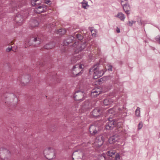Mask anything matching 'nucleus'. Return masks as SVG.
Instances as JSON below:
<instances>
[{"instance_id": "nucleus-1", "label": "nucleus", "mask_w": 160, "mask_h": 160, "mask_svg": "<svg viewBox=\"0 0 160 160\" xmlns=\"http://www.w3.org/2000/svg\"><path fill=\"white\" fill-rule=\"evenodd\" d=\"M31 3L32 6H35L34 12L37 13H41L45 12L47 9L46 5L40 4L41 0H31Z\"/></svg>"}, {"instance_id": "nucleus-2", "label": "nucleus", "mask_w": 160, "mask_h": 160, "mask_svg": "<svg viewBox=\"0 0 160 160\" xmlns=\"http://www.w3.org/2000/svg\"><path fill=\"white\" fill-rule=\"evenodd\" d=\"M92 72H93V78L96 79L102 76L104 73V71L102 70L99 71L97 66L95 65L89 70V73L90 74H92Z\"/></svg>"}, {"instance_id": "nucleus-3", "label": "nucleus", "mask_w": 160, "mask_h": 160, "mask_svg": "<svg viewBox=\"0 0 160 160\" xmlns=\"http://www.w3.org/2000/svg\"><path fill=\"white\" fill-rule=\"evenodd\" d=\"M86 45V42H82L79 43L78 42H75L73 44L72 46L74 48L75 53H77L84 49L85 48Z\"/></svg>"}, {"instance_id": "nucleus-4", "label": "nucleus", "mask_w": 160, "mask_h": 160, "mask_svg": "<svg viewBox=\"0 0 160 160\" xmlns=\"http://www.w3.org/2000/svg\"><path fill=\"white\" fill-rule=\"evenodd\" d=\"M82 67L81 64H77L73 67L72 73L74 76H77L81 74Z\"/></svg>"}, {"instance_id": "nucleus-5", "label": "nucleus", "mask_w": 160, "mask_h": 160, "mask_svg": "<svg viewBox=\"0 0 160 160\" xmlns=\"http://www.w3.org/2000/svg\"><path fill=\"white\" fill-rule=\"evenodd\" d=\"M40 39L39 38H32L30 39H28L26 41L25 44L27 46H30L32 44L37 46L40 44Z\"/></svg>"}, {"instance_id": "nucleus-6", "label": "nucleus", "mask_w": 160, "mask_h": 160, "mask_svg": "<svg viewBox=\"0 0 160 160\" xmlns=\"http://www.w3.org/2000/svg\"><path fill=\"white\" fill-rule=\"evenodd\" d=\"M5 103L8 102H13L14 104H16L18 102L17 98L13 93L8 94L7 95Z\"/></svg>"}, {"instance_id": "nucleus-7", "label": "nucleus", "mask_w": 160, "mask_h": 160, "mask_svg": "<svg viewBox=\"0 0 160 160\" xmlns=\"http://www.w3.org/2000/svg\"><path fill=\"white\" fill-rule=\"evenodd\" d=\"M85 94L83 92L78 91L75 92L73 97L75 100L82 101L85 98Z\"/></svg>"}, {"instance_id": "nucleus-8", "label": "nucleus", "mask_w": 160, "mask_h": 160, "mask_svg": "<svg viewBox=\"0 0 160 160\" xmlns=\"http://www.w3.org/2000/svg\"><path fill=\"white\" fill-rule=\"evenodd\" d=\"M124 109V107H122V108H120L117 107H115L109 109L108 111V115L112 114V115H115L117 112H119L121 113H125V112H122V110Z\"/></svg>"}, {"instance_id": "nucleus-9", "label": "nucleus", "mask_w": 160, "mask_h": 160, "mask_svg": "<svg viewBox=\"0 0 160 160\" xmlns=\"http://www.w3.org/2000/svg\"><path fill=\"white\" fill-rule=\"evenodd\" d=\"M117 122L114 121L112 118H109L108 122L106 125V128L107 129L111 130L116 125Z\"/></svg>"}, {"instance_id": "nucleus-10", "label": "nucleus", "mask_w": 160, "mask_h": 160, "mask_svg": "<svg viewBox=\"0 0 160 160\" xmlns=\"http://www.w3.org/2000/svg\"><path fill=\"white\" fill-rule=\"evenodd\" d=\"M103 142V137L102 135H100L96 138L94 144L96 147H99L102 145Z\"/></svg>"}, {"instance_id": "nucleus-11", "label": "nucleus", "mask_w": 160, "mask_h": 160, "mask_svg": "<svg viewBox=\"0 0 160 160\" xmlns=\"http://www.w3.org/2000/svg\"><path fill=\"white\" fill-rule=\"evenodd\" d=\"M115 151H108V153L111 157H114L115 160H120V156L119 154L116 153Z\"/></svg>"}, {"instance_id": "nucleus-12", "label": "nucleus", "mask_w": 160, "mask_h": 160, "mask_svg": "<svg viewBox=\"0 0 160 160\" xmlns=\"http://www.w3.org/2000/svg\"><path fill=\"white\" fill-rule=\"evenodd\" d=\"M98 125L97 126L96 124L95 125H91L89 128V131L91 134H95L97 132L98 130Z\"/></svg>"}, {"instance_id": "nucleus-13", "label": "nucleus", "mask_w": 160, "mask_h": 160, "mask_svg": "<svg viewBox=\"0 0 160 160\" xmlns=\"http://www.w3.org/2000/svg\"><path fill=\"white\" fill-rule=\"evenodd\" d=\"M101 113V111L99 108L97 107L94 109L91 113V114L94 118H97L98 117Z\"/></svg>"}, {"instance_id": "nucleus-14", "label": "nucleus", "mask_w": 160, "mask_h": 160, "mask_svg": "<svg viewBox=\"0 0 160 160\" xmlns=\"http://www.w3.org/2000/svg\"><path fill=\"white\" fill-rule=\"evenodd\" d=\"M15 20L16 22L19 25H21L23 20V16L21 14H18L15 17Z\"/></svg>"}, {"instance_id": "nucleus-15", "label": "nucleus", "mask_w": 160, "mask_h": 160, "mask_svg": "<svg viewBox=\"0 0 160 160\" xmlns=\"http://www.w3.org/2000/svg\"><path fill=\"white\" fill-rule=\"evenodd\" d=\"M101 92L100 88H96L92 90L91 92V96L92 97H95L99 94Z\"/></svg>"}, {"instance_id": "nucleus-16", "label": "nucleus", "mask_w": 160, "mask_h": 160, "mask_svg": "<svg viewBox=\"0 0 160 160\" xmlns=\"http://www.w3.org/2000/svg\"><path fill=\"white\" fill-rule=\"evenodd\" d=\"M78 151H75L72 154V157L74 160H78L81 158L82 156L80 155L78 152Z\"/></svg>"}, {"instance_id": "nucleus-17", "label": "nucleus", "mask_w": 160, "mask_h": 160, "mask_svg": "<svg viewBox=\"0 0 160 160\" xmlns=\"http://www.w3.org/2000/svg\"><path fill=\"white\" fill-rule=\"evenodd\" d=\"M118 138L116 135L110 137L108 139L109 142L110 144H113L117 142H118Z\"/></svg>"}, {"instance_id": "nucleus-18", "label": "nucleus", "mask_w": 160, "mask_h": 160, "mask_svg": "<svg viewBox=\"0 0 160 160\" xmlns=\"http://www.w3.org/2000/svg\"><path fill=\"white\" fill-rule=\"evenodd\" d=\"M74 37L73 36H70L66 40H65L63 42V46H67L69 44L72 42L74 40Z\"/></svg>"}, {"instance_id": "nucleus-19", "label": "nucleus", "mask_w": 160, "mask_h": 160, "mask_svg": "<svg viewBox=\"0 0 160 160\" xmlns=\"http://www.w3.org/2000/svg\"><path fill=\"white\" fill-rule=\"evenodd\" d=\"M123 9L125 12V13L128 15L129 14V11L130 9V7L128 3L122 7Z\"/></svg>"}, {"instance_id": "nucleus-20", "label": "nucleus", "mask_w": 160, "mask_h": 160, "mask_svg": "<svg viewBox=\"0 0 160 160\" xmlns=\"http://www.w3.org/2000/svg\"><path fill=\"white\" fill-rule=\"evenodd\" d=\"M29 81V76L27 75L25 76V78H22L21 82L23 83L24 85H25Z\"/></svg>"}, {"instance_id": "nucleus-21", "label": "nucleus", "mask_w": 160, "mask_h": 160, "mask_svg": "<svg viewBox=\"0 0 160 160\" xmlns=\"http://www.w3.org/2000/svg\"><path fill=\"white\" fill-rule=\"evenodd\" d=\"M115 17L118 18L121 20L124 21L125 17V15L121 12H119L118 13L117 15L115 16Z\"/></svg>"}, {"instance_id": "nucleus-22", "label": "nucleus", "mask_w": 160, "mask_h": 160, "mask_svg": "<svg viewBox=\"0 0 160 160\" xmlns=\"http://www.w3.org/2000/svg\"><path fill=\"white\" fill-rule=\"evenodd\" d=\"M48 154H47L45 155L46 158L48 159H51L54 157V154L53 152H51V151H48Z\"/></svg>"}, {"instance_id": "nucleus-23", "label": "nucleus", "mask_w": 160, "mask_h": 160, "mask_svg": "<svg viewBox=\"0 0 160 160\" xmlns=\"http://www.w3.org/2000/svg\"><path fill=\"white\" fill-rule=\"evenodd\" d=\"M30 24L32 27H34L38 26L39 24V23L37 20L35 19H32L31 20Z\"/></svg>"}, {"instance_id": "nucleus-24", "label": "nucleus", "mask_w": 160, "mask_h": 160, "mask_svg": "<svg viewBox=\"0 0 160 160\" xmlns=\"http://www.w3.org/2000/svg\"><path fill=\"white\" fill-rule=\"evenodd\" d=\"M91 108L89 106V103L88 101H86L83 104L82 108L83 109H89Z\"/></svg>"}, {"instance_id": "nucleus-25", "label": "nucleus", "mask_w": 160, "mask_h": 160, "mask_svg": "<svg viewBox=\"0 0 160 160\" xmlns=\"http://www.w3.org/2000/svg\"><path fill=\"white\" fill-rule=\"evenodd\" d=\"M113 102L112 100L108 99H105L103 101V103L105 106L109 105L112 104Z\"/></svg>"}, {"instance_id": "nucleus-26", "label": "nucleus", "mask_w": 160, "mask_h": 160, "mask_svg": "<svg viewBox=\"0 0 160 160\" xmlns=\"http://www.w3.org/2000/svg\"><path fill=\"white\" fill-rule=\"evenodd\" d=\"M54 43L52 42H50L49 43L45 45L44 46V48H45L48 49H51L54 47Z\"/></svg>"}, {"instance_id": "nucleus-27", "label": "nucleus", "mask_w": 160, "mask_h": 160, "mask_svg": "<svg viewBox=\"0 0 160 160\" xmlns=\"http://www.w3.org/2000/svg\"><path fill=\"white\" fill-rule=\"evenodd\" d=\"M135 114L136 116L137 117H139L140 116V108L138 107L135 110Z\"/></svg>"}, {"instance_id": "nucleus-28", "label": "nucleus", "mask_w": 160, "mask_h": 160, "mask_svg": "<svg viewBox=\"0 0 160 160\" xmlns=\"http://www.w3.org/2000/svg\"><path fill=\"white\" fill-rule=\"evenodd\" d=\"M66 33V31L64 29H61L58 30V33L59 34H64Z\"/></svg>"}, {"instance_id": "nucleus-29", "label": "nucleus", "mask_w": 160, "mask_h": 160, "mask_svg": "<svg viewBox=\"0 0 160 160\" xmlns=\"http://www.w3.org/2000/svg\"><path fill=\"white\" fill-rule=\"evenodd\" d=\"M128 3V0H121V3L122 7Z\"/></svg>"}, {"instance_id": "nucleus-30", "label": "nucleus", "mask_w": 160, "mask_h": 160, "mask_svg": "<svg viewBox=\"0 0 160 160\" xmlns=\"http://www.w3.org/2000/svg\"><path fill=\"white\" fill-rule=\"evenodd\" d=\"M136 23V21L133 20L131 21H128V23L127 24L129 26L131 27L132 26L133 24H135Z\"/></svg>"}, {"instance_id": "nucleus-31", "label": "nucleus", "mask_w": 160, "mask_h": 160, "mask_svg": "<svg viewBox=\"0 0 160 160\" xmlns=\"http://www.w3.org/2000/svg\"><path fill=\"white\" fill-rule=\"evenodd\" d=\"M76 38L79 40H81L83 39V38L81 34H77L76 35Z\"/></svg>"}, {"instance_id": "nucleus-32", "label": "nucleus", "mask_w": 160, "mask_h": 160, "mask_svg": "<svg viewBox=\"0 0 160 160\" xmlns=\"http://www.w3.org/2000/svg\"><path fill=\"white\" fill-rule=\"evenodd\" d=\"M89 6L88 4V2H85V3H83L82 4V7L85 9H87V7H89Z\"/></svg>"}, {"instance_id": "nucleus-33", "label": "nucleus", "mask_w": 160, "mask_h": 160, "mask_svg": "<svg viewBox=\"0 0 160 160\" xmlns=\"http://www.w3.org/2000/svg\"><path fill=\"white\" fill-rule=\"evenodd\" d=\"M143 126V123L142 122H139L138 124V129L140 130L142 128Z\"/></svg>"}, {"instance_id": "nucleus-34", "label": "nucleus", "mask_w": 160, "mask_h": 160, "mask_svg": "<svg viewBox=\"0 0 160 160\" xmlns=\"http://www.w3.org/2000/svg\"><path fill=\"white\" fill-rule=\"evenodd\" d=\"M91 33H92V37H95L96 36V34L95 33V30H93V29H90Z\"/></svg>"}, {"instance_id": "nucleus-35", "label": "nucleus", "mask_w": 160, "mask_h": 160, "mask_svg": "<svg viewBox=\"0 0 160 160\" xmlns=\"http://www.w3.org/2000/svg\"><path fill=\"white\" fill-rule=\"evenodd\" d=\"M44 2L49 5H50L51 4V1L50 0H44Z\"/></svg>"}, {"instance_id": "nucleus-36", "label": "nucleus", "mask_w": 160, "mask_h": 160, "mask_svg": "<svg viewBox=\"0 0 160 160\" xmlns=\"http://www.w3.org/2000/svg\"><path fill=\"white\" fill-rule=\"evenodd\" d=\"M156 40L160 44V36H157L156 38Z\"/></svg>"}, {"instance_id": "nucleus-37", "label": "nucleus", "mask_w": 160, "mask_h": 160, "mask_svg": "<svg viewBox=\"0 0 160 160\" xmlns=\"http://www.w3.org/2000/svg\"><path fill=\"white\" fill-rule=\"evenodd\" d=\"M99 160H105V158L104 156H100L99 158Z\"/></svg>"}, {"instance_id": "nucleus-38", "label": "nucleus", "mask_w": 160, "mask_h": 160, "mask_svg": "<svg viewBox=\"0 0 160 160\" xmlns=\"http://www.w3.org/2000/svg\"><path fill=\"white\" fill-rule=\"evenodd\" d=\"M108 70L109 71H112V67L111 65L108 66Z\"/></svg>"}, {"instance_id": "nucleus-39", "label": "nucleus", "mask_w": 160, "mask_h": 160, "mask_svg": "<svg viewBox=\"0 0 160 160\" xmlns=\"http://www.w3.org/2000/svg\"><path fill=\"white\" fill-rule=\"evenodd\" d=\"M137 22L138 23V24L140 25H142V22L141 20H140V21H138Z\"/></svg>"}, {"instance_id": "nucleus-40", "label": "nucleus", "mask_w": 160, "mask_h": 160, "mask_svg": "<svg viewBox=\"0 0 160 160\" xmlns=\"http://www.w3.org/2000/svg\"><path fill=\"white\" fill-rule=\"evenodd\" d=\"M11 50H12L11 47V48L8 47L7 48L6 51L7 52H9V51H11Z\"/></svg>"}, {"instance_id": "nucleus-41", "label": "nucleus", "mask_w": 160, "mask_h": 160, "mask_svg": "<svg viewBox=\"0 0 160 160\" xmlns=\"http://www.w3.org/2000/svg\"><path fill=\"white\" fill-rule=\"evenodd\" d=\"M116 31L118 33H119L120 32V30L119 28L117 27L116 28Z\"/></svg>"}, {"instance_id": "nucleus-42", "label": "nucleus", "mask_w": 160, "mask_h": 160, "mask_svg": "<svg viewBox=\"0 0 160 160\" xmlns=\"http://www.w3.org/2000/svg\"><path fill=\"white\" fill-rule=\"evenodd\" d=\"M85 2H88L85 1V0H83V1L81 3L82 4L83 3H85Z\"/></svg>"}, {"instance_id": "nucleus-43", "label": "nucleus", "mask_w": 160, "mask_h": 160, "mask_svg": "<svg viewBox=\"0 0 160 160\" xmlns=\"http://www.w3.org/2000/svg\"><path fill=\"white\" fill-rule=\"evenodd\" d=\"M52 149V148L51 147H49L48 148V150H50Z\"/></svg>"}, {"instance_id": "nucleus-44", "label": "nucleus", "mask_w": 160, "mask_h": 160, "mask_svg": "<svg viewBox=\"0 0 160 160\" xmlns=\"http://www.w3.org/2000/svg\"><path fill=\"white\" fill-rule=\"evenodd\" d=\"M72 59H75V60H76V57H74L72 58Z\"/></svg>"}, {"instance_id": "nucleus-45", "label": "nucleus", "mask_w": 160, "mask_h": 160, "mask_svg": "<svg viewBox=\"0 0 160 160\" xmlns=\"http://www.w3.org/2000/svg\"><path fill=\"white\" fill-rule=\"evenodd\" d=\"M52 25H53V24H52V25H51L50 26V27H51V28H52L53 27V26H52Z\"/></svg>"}, {"instance_id": "nucleus-46", "label": "nucleus", "mask_w": 160, "mask_h": 160, "mask_svg": "<svg viewBox=\"0 0 160 160\" xmlns=\"http://www.w3.org/2000/svg\"><path fill=\"white\" fill-rule=\"evenodd\" d=\"M72 63H74L75 62V61H74V60H73V61H72Z\"/></svg>"}, {"instance_id": "nucleus-47", "label": "nucleus", "mask_w": 160, "mask_h": 160, "mask_svg": "<svg viewBox=\"0 0 160 160\" xmlns=\"http://www.w3.org/2000/svg\"><path fill=\"white\" fill-rule=\"evenodd\" d=\"M7 1H6V3H7Z\"/></svg>"}, {"instance_id": "nucleus-48", "label": "nucleus", "mask_w": 160, "mask_h": 160, "mask_svg": "<svg viewBox=\"0 0 160 160\" xmlns=\"http://www.w3.org/2000/svg\"><path fill=\"white\" fill-rule=\"evenodd\" d=\"M7 1H6V3H7Z\"/></svg>"}, {"instance_id": "nucleus-49", "label": "nucleus", "mask_w": 160, "mask_h": 160, "mask_svg": "<svg viewBox=\"0 0 160 160\" xmlns=\"http://www.w3.org/2000/svg\"><path fill=\"white\" fill-rule=\"evenodd\" d=\"M112 116V115H110V116L111 117Z\"/></svg>"}]
</instances>
